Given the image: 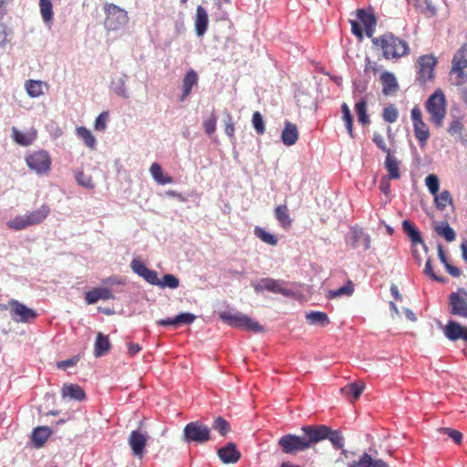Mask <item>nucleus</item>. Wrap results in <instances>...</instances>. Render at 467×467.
<instances>
[{
  "instance_id": "35",
  "label": "nucleus",
  "mask_w": 467,
  "mask_h": 467,
  "mask_svg": "<svg viewBox=\"0 0 467 467\" xmlns=\"http://www.w3.org/2000/svg\"><path fill=\"white\" fill-rule=\"evenodd\" d=\"M306 319L309 325H317L320 327H326L330 323L327 315L320 311L306 313Z\"/></svg>"
},
{
  "instance_id": "23",
  "label": "nucleus",
  "mask_w": 467,
  "mask_h": 467,
  "mask_svg": "<svg viewBox=\"0 0 467 467\" xmlns=\"http://www.w3.org/2000/svg\"><path fill=\"white\" fill-rule=\"evenodd\" d=\"M114 296L112 291L108 287H98L85 294L87 304L91 305L97 303L99 299H112Z\"/></svg>"
},
{
  "instance_id": "64",
  "label": "nucleus",
  "mask_w": 467,
  "mask_h": 467,
  "mask_svg": "<svg viewBox=\"0 0 467 467\" xmlns=\"http://www.w3.org/2000/svg\"><path fill=\"white\" fill-rule=\"evenodd\" d=\"M350 25H351V32L353 33V35L358 36L359 39H362L363 38V31H362L360 24L357 21L350 20Z\"/></svg>"
},
{
  "instance_id": "47",
  "label": "nucleus",
  "mask_w": 467,
  "mask_h": 467,
  "mask_svg": "<svg viewBox=\"0 0 467 467\" xmlns=\"http://www.w3.org/2000/svg\"><path fill=\"white\" fill-rule=\"evenodd\" d=\"M398 117H399L398 109L393 104H390V105L387 106L386 108H384L383 113H382V118L386 122L393 123L398 119Z\"/></svg>"
},
{
  "instance_id": "52",
  "label": "nucleus",
  "mask_w": 467,
  "mask_h": 467,
  "mask_svg": "<svg viewBox=\"0 0 467 467\" xmlns=\"http://www.w3.org/2000/svg\"><path fill=\"white\" fill-rule=\"evenodd\" d=\"M425 184L432 195L439 192L440 182L435 174H430L425 179Z\"/></svg>"
},
{
  "instance_id": "20",
  "label": "nucleus",
  "mask_w": 467,
  "mask_h": 467,
  "mask_svg": "<svg viewBox=\"0 0 467 467\" xmlns=\"http://www.w3.org/2000/svg\"><path fill=\"white\" fill-rule=\"evenodd\" d=\"M357 16L360 23L364 26L367 36L371 37L377 24L374 14L371 11L365 9H358Z\"/></svg>"
},
{
  "instance_id": "55",
  "label": "nucleus",
  "mask_w": 467,
  "mask_h": 467,
  "mask_svg": "<svg viewBox=\"0 0 467 467\" xmlns=\"http://www.w3.org/2000/svg\"><path fill=\"white\" fill-rule=\"evenodd\" d=\"M216 121H217V118L214 114V112H213L211 114V116L206 119L204 121H203V128H204V131L208 134V135H212L215 132L216 130Z\"/></svg>"
},
{
  "instance_id": "38",
  "label": "nucleus",
  "mask_w": 467,
  "mask_h": 467,
  "mask_svg": "<svg viewBox=\"0 0 467 467\" xmlns=\"http://www.w3.org/2000/svg\"><path fill=\"white\" fill-rule=\"evenodd\" d=\"M367 107L368 103L365 99H360L355 104V110L358 116V119L362 125H368L370 122L367 114Z\"/></svg>"
},
{
  "instance_id": "21",
  "label": "nucleus",
  "mask_w": 467,
  "mask_h": 467,
  "mask_svg": "<svg viewBox=\"0 0 467 467\" xmlns=\"http://www.w3.org/2000/svg\"><path fill=\"white\" fill-rule=\"evenodd\" d=\"M379 79L382 85V93L385 96L393 95L399 89V84L394 74L385 71L380 75Z\"/></svg>"
},
{
  "instance_id": "29",
  "label": "nucleus",
  "mask_w": 467,
  "mask_h": 467,
  "mask_svg": "<svg viewBox=\"0 0 467 467\" xmlns=\"http://www.w3.org/2000/svg\"><path fill=\"white\" fill-rule=\"evenodd\" d=\"M275 217L284 229H287L292 225L293 220L290 217L286 204L278 205L275 209Z\"/></svg>"
},
{
  "instance_id": "13",
  "label": "nucleus",
  "mask_w": 467,
  "mask_h": 467,
  "mask_svg": "<svg viewBox=\"0 0 467 467\" xmlns=\"http://www.w3.org/2000/svg\"><path fill=\"white\" fill-rule=\"evenodd\" d=\"M450 314L467 318V291L460 287L448 298Z\"/></svg>"
},
{
  "instance_id": "6",
  "label": "nucleus",
  "mask_w": 467,
  "mask_h": 467,
  "mask_svg": "<svg viewBox=\"0 0 467 467\" xmlns=\"http://www.w3.org/2000/svg\"><path fill=\"white\" fill-rule=\"evenodd\" d=\"M105 28L109 31H116L125 26L129 22V16L125 9L112 3L104 4Z\"/></svg>"
},
{
  "instance_id": "10",
  "label": "nucleus",
  "mask_w": 467,
  "mask_h": 467,
  "mask_svg": "<svg viewBox=\"0 0 467 467\" xmlns=\"http://www.w3.org/2000/svg\"><path fill=\"white\" fill-rule=\"evenodd\" d=\"M438 59L433 55H423L418 58L416 79L420 85H425L433 79Z\"/></svg>"
},
{
  "instance_id": "48",
  "label": "nucleus",
  "mask_w": 467,
  "mask_h": 467,
  "mask_svg": "<svg viewBox=\"0 0 467 467\" xmlns=\"http://www.w3.org/2000/svg\"><path fill=\"white\" fill-rule=\"evenodd\" d=\"M180 281L179 279L171 274H167L163 276L162 280H160V284H158L159 286L164 288L169 287L171 289H175L179 286Z\"/></svg>"
},
{
  "instance_id": "8",
  "label": "nucleus",
  "mask_w": 467,
  "mask_h": 467,
  "mask_svg": "<svg viewBox=\"0 0 467 467\" xmlns=\"http://www.w3.org/2000/svg\"><path fill=\"white\" fill-rule=\"evenodd\" d=\"M211 440V429L201 421H192L183 429V441L203 444Z\"/></svg>"
},
{
  "instance_id": "2",
  "label": "nucleus",
  "mask_w": 467,
  "mask_h": 467,
  "mask_svg": "<svg viewBox=\"0 0 467 467\" xmlns=\"http://www.w3.org/2000/svg\"><path fill=\"white\" fill-rule=\"evenodd\" d=\"M302 431L304 432V436L286 434L278 440V445L281 447L283 452L286 454H296L298 451H303L315 444V441H311L310 434L311 431H313V426H303Z\"/></svg>"
},
{
  "instance_id": "12",
  "label": "nucleus",
  "mask_w": 467,
  "mask_h": 467,
  "mask_svg": "<svg viewBox=\"0 0 467 467\" xmlns=\"http://www.w3.org/2000/svg\"><path fill=\"white\" fill-rule=\"evenodd\" d=\"M27 166L38 174L47 173L50 170L51 158L47 150L34 151L26 158Z\"/></svg>"
},
{
  "instance_id": "63",
  "label": "nucleus",
  "mask_w": 467,
  "mask_h": 467,
  "mask_svg": "<svg viewBox=\"0 0 467 467\" xmlns=\"http://www.w3.org/2000/svg\"><path fill=\"white\" fill-rule=\"evenodd\" d=\"M78 361V358H72L66 360H62L57 363V368L67 369V368L73 367Z\"/></svg>"
},
{
  "instance_id": "22",
  "label": "nucleus",
  "mask_w": 467,
  "mask_h": 467,
  "mask_svg": "<svg viewBox=\"0 0 467 467\" xmlns=\"http://www.w3.org/2000/svg\"><path fill=\"white\" fill-rule=\"evenodd\" d=\"M62 398L63 400H74L78 401H81L85 400L86 395L83 389L73 383L64 384L62 388Z\"/></svg>"
},
{
  "instance_id": "46",
  "label": "nucleus",
  "mask_w": 467,
  "mask_h": 467,
  "mask_svg": "<svg viewBox=\"0 0 467 467\" xmlns=\"http://www.w3.org/2000/svg\"><path fill=\"white\" fill-rule=\"evenodd\" d=\"M342 109V119L345 121V125L348 130V133L351 138L354 137L353 134V118L350 112L348 106L346 103H343L341 106Z\"/></svg>"
},
{
  "instance_id": "3",
  "label": "nucleus",
  "mask_w": 467,
  "mask_h": 467,
  "mask_svg": "<svg viewBox=\"0 0 467 467\" xmlns=\"http://www.w3.org/2000/svg\"><path fill=\"white\" fill-rule=\"evenodd\" d=\"M51 209L47 204H42L37 210L27 212L24 215H17L9 220L6 225L14 231H22L28 227L42 223L50 214Z\"/></svg>"
},
{
  "instance_id": "39",
  "label": "nucleus",
  "mask_w": 467,
  "mask_h": 467,
  "mask_svg": "<svg viewBox=\"0 0 467 467\" xmlns=\"http://www.w3.org/2000/svg\"><path fill=\"white\" fill-rule=\"evenodd\" d=\"M254 234L257 238H259L262 242L270 244V245H276L278 243V238L276 235L268 233L264 228L260 226H256L254 228Z\"/></svg>"
},
{
  "instance_id": "61",
  "label": "nucleus",
  "mask_w": 467,
  "mask_h": 467,
  "mask_svg": "<svg viewBox=\"0 0 467 467\" xmlns=\"http://www.w3.org/2000/svg\"><path fill=\"white\" fill-rule=\"evenodd\" d=\"M144 278L148 283L153 285H158L160 284V279L158 278V275L156 271L150 270L148 268V270L142 275L141 276Z\"/></svg>"
},
{
  "instance_id": "9",
  "label": "nucleus",
  "mask_w": 467,
  "mask_h": 467,
  "mask_svg": "<svg viewBox=\"0 0 467 467\" xmlns=\"http://www.w3.org/2000/svg\"><path fill=\"white\" fill-rule=\"evenodd\" d=\"M2 309H9L12 319L16 323H31L37 317V313L34 309L16 299H10Z\"/></svg>"
},
{
  "instance_id": "37",
  "label": "nucleus",
  "mask_w": 467,
  "mask_h": 467,
  "mask_svg": "<svg viewBox=\"0 0 467 467\" xmlns=\"http://www.w3.org/2000/svg\"><path fill=\"white\" fill-rule=\"evenodd\" d=\"M354 293V285L352 281L348 280L345 285L339 287L336 290H330L328 291L327 297L329 299H333L338 296H350Z\"/></svg>"
},
{
  "instance_id": "28",
  "label": "nucleus",
  "mask_w": 467,
  "mask_h": 467,
  "mask_svg": "<svg viewBox=\"0 0 467 467\" xmlns=\"http://www.w3.org/2000/svg\"><path fill=\"white\" fill-rule=\"evenodd\" d=\"M198 82V74L193 69H189L182 79V95L181 100L183 101L192 92V87Z\"/></svg>"
},
{
  "instance_id": "24",
  "label": "nucleus",
  "mask_w": 467,
  "mask_h": 467,
  "mask_svg": "<svg viewBox=\"0 0 467 467\" xmlns=\"http://www.w3.org/2000/svg\"><path fill=\"white\" fill-rule=\"evenodd\" d=\"M402 228L404 233L410 237L412 246H417L420 244L425 252H427V247L422 240L420 233L415 227V225L408 220L402 222Z\"/></svg>"
},
{
  "instance_id": "60",
  "label": "nucleus",
  "mask_w": 467,
  "mask_h": 467,
  "mask_svg": "<svg viewBox=\"0 0 467 467\" xmlns=\"http://www.w3.org/2000/svg\"><path fill=\"white\" fill-rule=\"evenodd\" d=\"M373 142L377 145L379 149H380L383 152H391L390 150L387 147L385 140L382 135L375 132L372 137Z\"/></svg>"
},
{
  "instance_id": "44",
  "label": "nucleus",
  "mask_w": 467,
  "mask_h": 467,
  "mask_svg": "<svg viewBox=\"0 0 467 467\" xmlns=\"http://www.w3.org/2000/svg\"><path fill=\"white\" fill-rule=\"evenodd\" d=\"M77 135L83 140L85 145L93 149L96 145V139L91 131L85 127H78L77 129Z\"/></svg>"
},
{
  "instance_id": "57",
  "label": "nucleus",
  "mask_w": 467,
  "mask_h": 467,
  "mask_svg": "<svg viewBox=\"0 0 467 467\" xmlns=\"http://www.w3.org/2000/svg\"><path fill=\"white\" fill-rule=\"evenodd\" d=\"M423 272H424L425 275L430 276L434 281H437V282H440V283H445L446 282V279L443 276H439V275H437L435 274V272L433 271V268H432V265H431V261L430 258L427 260V262L425 264V267H424Z\"/></svg>"
},
{
  "instance_id": "42",
  "label": "nucleus",
  "mask_w": 467,
  "mask_h": 467,
  "mask_svg": "<svg viewBox=\"0 0 467 467\" xmlns=\"http://www.w3.org/2000/svg\"><path fill=\"white\" fill-rule=\"evenodd\" d=\"M25 86L28 95L32 98H36L44 94V84L42 81L30 79L26 82Z\"/></svg>"
},
{
  "instance_id": "32",
  "label": "nucleus",
  "mask_w": 467,
  "mask_h": 467,
  "mask_svg": "<svg viewBox=\"0 0 467 467\" xmlns=\"http://www.w3.org/2000/svg\"><path fill=\"white\" fill-rule=\"evenodd\" d=\"M150 171L153 179L161 185L170 184L173 182L171 176L164 174L161 165L158 162H153L150 168Z\"/></svg>"
},
{
  "instance_id": "19",
  "label": "nucleus",
  "mask_w": 467,
  "mask_h": 467,
  "mask_svg": "<svg viewBox=\"0 0 467 467\" xmlns=\"http://www.w3.org/2000/svg\"><path fill=\"white\" fill-rule=\"evenodd\" d=\"M147 443V436L139 431H132L129 437V445L133 454L141 457Z\"/></svg>"
},
{
  "instance_id": "54",
  "label": "nucleus",
  "mask_w": 467,
  "mask_h": 467,
  "mask_svg": "<svg viewBox=\"0 0 467 467\" xmlns=\"http://www.w3.org/2000/svg\"><path fill=\"white\" fill-rule=\"evenodd\" d=\"M234 131V122L233 121L232 115L228 112L226 113V119L224 120V132L231 140H234L235 139Z\"/></svg>"
},
{
  "instance_id": "31",
  "label": "nucleus",
  "mask_w": 467,
  "mask_h": 467,
  "mask_svg": "<svg viewBox=\"0 0 467 467\" xmlns=\"http://www.w3.org/2000/svg\"><path fill=\"white\" fill-rule=\"evenodd\" d=\"M464 126L460 119H454L450 123L448 132L462 144L467 143V136L463 135Z\"/></svg>"
},
{
  "instance_id": "30",
  "label": "nucleus",
  "mask_w": 467,
  "mask_h": 467,
  "mask_svg": "<svg viewBox=\"0 0 467 467\" xmlns=\"http://www.w3.org/2000/svg\"><path fill=\"white\" fill-rule=\"evenodd\" d=\"M351 234V246L357 248L359 243L362 242L365 250H368L370 247V238L365 234L361 229L354 228L350 231Z\"/></svg>"
},
{
  "instance_id": "7",
  "label": "nucleus",
  "mask_w": 467,
  "mask_h": 467,
  "mask_svg": "<svg viewBox=\"0 0 467 467\" xmlns=\"http://www.w3.org/2000/svg\"><path fill=\"white\" fill-rule=\"evenodd\" d=\"M467 68V43L463 44L454 54L451 60V68L450 78L452 84L461 86L467 80V74L464 69Z\"/></svg>"
},
{
  "instance_id": "56",
  "label": "nucleus",
  "mask_w": 467,
  "mask_h": 467,
  "mask_svg": "<svg viewBox=\"0 0 467 467\" xmlns=\"http://www.w3.org/2000/svg\"><path fill=\"white\" fill-rule=\"evenodd\" d=\"M439 431L448 435L456 444H460L462 441V434L459 431L451 428H441Z\"/></svg>"
},
{
  "instance_id": "16",
  "label": "nucleus",
  "mask_w": 467,
  "mask_h": 467,
  "mask_svg": "<svg viewBox=\"0 0 467 467\" xmlns=\"http://www.w3.org/2000/svg\"><path fill=\"white\" fill-rule=\"evenodd\" d=\"M443 334L451 341L462 340L467 344V327L454 320L448 321L443 327Z\"/></svg>"
},
{
  "instance_id": "40",
  "label": "nucleus",
  "mask_w": 467,
  "mask_h": 467,
  "mask_svg": "<svg viewBox=\"0 0 467 467\" xmlns=\"http://www.w3.org/2000/svg\"><path fill=\"white\" fill-rule=\"evenodd\" d=\"M39 8L43 21L51 23L54 16L51 0H39Z\"/></svg>"
},
{
  "instance_id": "45",
  "label": "nucleus",
  "mask_w": 467,
  "mask_h": 467,
  "mask_svg": "<svg viewBox=\"0 0 467 467\" xmlns=\"http://www.w3.org/2000/svg\"><path fill=\"white\" fill-rule=\"evenodd\" d=\"M435 231L438 234L444 237L447 242H452L455 240V232L446 222L442 223L440 226H436Z\"/></svg>"
},
{
  "instance_id": "36",
  "label": "nucleus",
  "mask_w": 467,
  "mask_h": 467,
  "mask_svg": "<svg viewBox=\"0 0 467 467\" xmlns=\"http://www.w3.org/2000/svg\"><path fill=\"white\" fill-rule=\"evenodd\" d=\"M110 344L109 337L99 333L95 342L94 353L97 357L105 355L109 349Z\"/></svg>"
},
{
  "instance_id": "50",
  "label": "nucleus",
  "mask_w": 467,
  "mask_h": 467,
  "mask_svg": "<svg viewBox=\"0 0 467 467\" xmlns=\"http://www.w3.org/2000/svg\"><path fill=\"white\" fill-rule=\"evenodd\" d=\"M213 429L217 431L222 436H225L230 431V425L223 418L217 417L213 420Z\"/></svg>"
},
{
  "instance_id": "43",
  "label": "nucleus",
  "mask_w": 467,
  "mask_h": 467,
  "mask_svg": "<svg viewBox=\"0 0 467 467\" xmlns=\"http://www.w3.org/2000/svg\"><path fill=\"white\" fill-rule=\"evenodd\" d=\"M434 202L437 209L443 211L448 204H452L451 194L449 191H442L434 195Z\"/></svg>"
},
{
  "instance_id": "5",
  "label": "nucleus",
  "mask_w": 467,
  "mask_h": 467,
  "mask_svg": "<svg viewBox=\"0 0 467 467\" xmlns=\"http://www.w3.org/2000/svg\"><path fill=\"white\" fill-rule=\"evenodd\" d=\"M220 318L233 327L242 328L254 333L265 331L262 325L241 312L223 311L220 313Z\"/></svg>"
},
{
  "instance_id": "62",
  "label": "nucleus",
  "mask_w": 467,
  "mask_h": 467,
  "mask_svg": "<svg viewBox=\"0 0 467 467\" xmlns=\"http://www.w3.org/2000/svg\"><path fill=\"white\" fill-rule=\"evenodd\" d=\"M108 119V113L102 112L95 120V129L97 130H104Z\"/></svg>"
},
{
  "instance_id": "17",
  "label": "nucleus",
  "mask_w": 467,
  "mask_h": 467,
  "mask_svg": "<svg viewBox=\"0 0 467 467\" xmlns=\"http://www.w3.org/2000/svg\"><path fill=\"white\" fill-rule=\"evenodd\" d=\"M217 454L220 460L225 464L235 463L241 458V453L236 449V445L234 442H228L225 446L220 448Z\"/></svg>"
},
{
  "instance_id": "26",
  "label": "nucleus",
  "mask_w": 467,
  "mask_h": 467,
  "mask_svg": "<svg viewBox=\"0 0 467 467\" xmlns=\"http://www.w3.org/2000/svg\"><path fill=\"white\" fill-rule=\"evenodd\" d=\"M208 22L206 10L202 5H198L194 21L195 32L198 36H202L205 34L208 28Z\"/></svg>"
},
{
  "instance_id": "51",
  "label": "nucleus",
  "mask_w": 467,
  "mask_h": 467,
  "mask_svg": "<svg viewBox=\"0 0 467 467\" xmlns=\"http://www.w3.org/2000/svg\"><path fill=\"white\" fill-rule=\"evenodd\" d=\"M76 180L80 186L87 189H93L95 187L92 177L85 174L83 171H78L76 173Z\"/></svg>"
},
{
  "instance_id": "1",
  "label": "nucleus",
  "mask_w": 467,
  "mask_h": 467,
  "mask_svg": "<svg viewBox=\"0 0 467 467\" xmlns=\"http://www.w3.org/2000/svg\"><path fill=\"white\" fill-rule=\"evenodd\" d=\"M372 43L382 51V55L386 59L400 58L410 52L407 42L391 33L372 38Z\"/></svg>"
},
{
  "instance_id": "15",
  "label": "nucleus",
  "mask_w": 467,
  "mask_h": 467,
  "mask_svg": "<svg viewBox=\"0 0 467 467\" xmlns=\"http://www.w3.org/2000/svg\"><path fill=\"white\" fill-rule=\"evenodd\" d=\"M285 282L282 280H275L273 278H264L260 281V284L255 286V290L259 291L262 289L270 291L275 294H281L287 297H293L295 293L284 286Z\"/></svg>"
},
{
  "instance_id": "18",
  "label": "nucleus",
  "mask_w": 467,
  "mask_h": 467,
  "mask_svg": "<svg viewBox=\"0 0 467 467\" xmlns=\"http://www.w3.org/2000/svg\"><path fill=\"white\" fill-rule=\"evenodd\" d=\"M365 389V381H349L345 387L340 389V392L350 402H354L360 397Z\"/></svg>"
},
{
  "instance_id": "59",
  "label": "nucleus",
  "mask_w": 467,
  "mask_h": 467,
  "mask_svg": "<svg viewBox=\"0 0 467 467\" xmlns=\"http://www.w3.org/2000/svg\"><path fill=\"white\" fill-rule=\"evenodd\" d=\"M130 267L133 272L140 276H142V275L148 270V267L145 265V264L139 259H133L130 263Z\"/></svg>"
},
{
  "instance_id": "49",
  "label": "nucleus",
  "mask_w": 467,
  "mask_h": 467,
  "mask_svg": "<svg viewBox=\"0 0 467 467\" xmlns=\"http://www.w3.org/2000/svg\"><path fill=\"white\" fill-rule=\"evenodd\" d=\"M253 126L257 134L263 135L265 131V121L262 114L259 111H255L252 117Z\"/></svg>"
},
{
  "instance_id": "4",
  "label": "nucleus",
  "mask_w": 467,
  "mask_h": 467,
  "mask_svg": "<svg viewBox=\"0 0 467 467\" xmlns=\"http://www.w3.org/2000/svg\"><path fill=\"white\" fill-rule=\"evenodd\" d=\"M446 106L445 95L441 89H437L425 103L426 111L430 114V121L437 128L443 125L447 112Z\"/></svg>"
},
{
  "instance_id": "11",
  "label": "nucleus",
  "mask_w": 467,
  "mask_h": 467,
  "mask_svg": "<svg viewBox=\"0 0 467 467\" xmlns=\"http://www.w3.org/2000/svg\"><path fill=\"white\" fill-rule=\"evenodd\" d=\"M311 441L315 443L328 439L335 449L344 447V437L338 431H332L326 425L313 426L311 431Z\"/></svg>"
},
{
  "instance_id": "58",
  "label": "nucleus",
  "mask_w": 467,
  "mask_h": 467,
  "mask_svg": "<svg viewBox=\"0 0 467 467\" xmlns=\"http://www.w3.org/2000/svg\"><path fill=\"white\" fill-rule=\"evenodd\" d=\"M196 317L190 313H181L174 317V322L177 326L179 325H189L192 324L195 320Z\"/></svg>"
},
{
  "instance_id": "53",
  "label": "nucleus",
  "mask_w": 467,
  "mask_h": 467,
  "mask_svg": "<svg viewBox=\"0 0 467 467\" xmlns=\"http://www.w3.org/2000/svg\"><path fill=\"white\" fill-rule=\"evenodd\" d=\"M372 457L368 453H363L358 461L348 463V467H371Z\"/></svg>"
},
{
  "instance_id": "34",
  "label": "nucleus",
  "mask_w": 467,
  "mask_h": 467,
  "mask_svg": "<svg viewBox=\"0 0 467 467\" xmlns=\"http://www.w3.org/2000/svg\"><path fill=\"white\" fill-rule=\"evenodd\" d=\"M13 139L15 141L22 146H28L33 143V141L36 139V131L32 130L29 133H23L19 131L17 129L13 128Z\"/></svg>"
},
{
  "instance_id": "41",
  "label": "nucleus",
  "mask_w": 467,
  "mask_h": 467,
  "mask_svg": "<svg viewBox=\"0 0 467 467\" xmlns=\"http://www.w3.org/2000/svg\"><path fill=\"white\" fill-rule=\"evenodd\" d=\"M414 7L425 16L431 17L437 13L436 8L426 0H414Z\"/></svg>"
},
{
  "instance_id": "14",
  "label": "nucleus",
  "mask_w": 467,
  "mask_h": 467,
  "mask_svg": "<svg viewBox=\"0 0 467 467\" xmlns=\"http://www.w3.org/2000/svg\"><path fill=\"white\" fill-rule=\"evenodd\" d=\"M411 119L415 137L421 145H424L430 138V130L427 124L422 120L421 110L418 107L411 109Z\"/></svg>"
},
{
  "instance_id": "33",
  "label": "nucleus",
  "mask_w": 467,
  "mask_h": 467,
  "mask_svg": "<svg viewBox=\"0 0 467 467\" xmlns=\"http://www.w3.org/2000/svg\"><path fill=\"white\" fill-rule=\"evenodd\" d=\"M51 431L48 427H37L32 432V441L36 448H40L50 436Z\"/></svg>"
},
{
  "instance_id": "25",
  "label": "nucleus",
  "mask_w": 467,
  "mask_h": 467,
  "mask_svg": "<svg viewBox=\"0 0 467 467\" xmlns=\"http://www.w3.org/2000/svg\"><path fill=\"white\" fill-rule=\"evenodd\" d=\"M385 168L388 172V178L392 180H399L401 177L400 167V161L391 153L388 152L385 158Z\"/></svg>"
},
{
  "instance_id": "27",
  "label": "nucleus",
  "mask_w": 467,
  "mask_h": 467,
  "mask_svg": "<svg viewBox=\"0 0 467 467\" xmlns=\"http://www.w3.org/2000/svg\"><path fill=\"white\" fill-rule=\"evenodd\" d=\"M282 141L286 146L296 144L298 140V130L296 124L286 121L281 134Z\"/></svg>"
}]
</instances>
